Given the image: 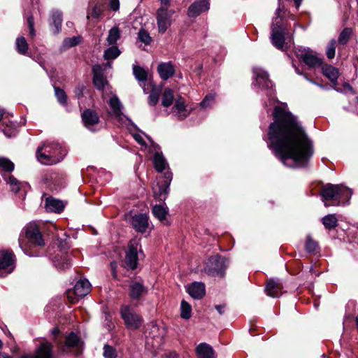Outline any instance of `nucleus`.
<instances>
[{"label": "nucleus", "mask_w": 358, "mask_h": 358, "mask_svg": "<svg viewBox=\"0 0 358 358\" xmlns=\"http://www.w3.org/2000/svg\"><path fill=\"white\" fill-rule=\"evenodd\" d=\"M322 73L332 83L336 84L339 76L338 69L329 64H323L321 66Z\"/></svg>", "instance_id": "nucleus-27"}, {"label": "nucleus", "mask_w": 358, "mask_h": 358, "mask_svg": "<svg viewBox=\"0 0 358 358\" xmlns=\"http://www.w3.org/2000/svg\"><path fill=\"white\" fill-rule=\"evenodd\" d=\"M292 66H293V67H294V69H295V72H296L298 75H300V76H303V75H304V74H303V73L299 70V69L298 67H296V66H295V64H292Z\"/></svg>", "instance_id": "nucleus-63"}, {"label": "nucleus", "mask_w": 358, "mask_h": 358, "mask_svg": "<svg viewBox=\"0 0 358 358\" xmlns=\"http://www.w3.org/2000/svg\"><path fill=\"white\" fill-rule=\"evenodd\" d=\"M322 224L327 229H334L338 225V219L335 214H329L322 219Z\"/></svg>", "instance_id": "nucleus-34"}, {"label": "nucleus", "mask_w": 358, "mask_h": 358, "mask_svg": "<svg viewBox=\"0 0 358 358\" xmlns=\"http://www.w3.org/2000/svg\"><path fill=\"white\" fill-rule=\"evenodd\" d=\"M91 284L87 279H80L78 280L73 291H69L67 296L71 303H76L78 298H82L89 294Z\"/></svg>", "instance_id": "nucleus-10"}, {"label": "nucleus", "mask_w": 358, "mask_h": 358, "mask_svg": "<svg viewBox=\"0 0 358 358\" xmlns=\"http://www.w3.org/2000/svg\"><path fill=\"white\" fill-rule=\"evenodd\" d=\"M296 57L303 62L309 68L320 67L323 64V59L318 56V54L314 53L310 49L299 50L296 52Z\"/></svg>", "instance_id": "nucleus-9"}, {"label": "nucleus", "mask_w": 358, "mask_h": 358, "mask_svg": "<svg viewBox=\"0 0 358 358\" xmlns=\"http://www.w3.org/2000/svg\"><path fill=\"white\" fill-rule=\"evenodd\" d=\"M157 71L162 79L166 80L175 73V69L171 62L161 63L157 66Z\"/></svg>", "instance_id": "nucleus-26"}, {"label": "nucleus", "mask_w": 358, "mask_h": 358, "mask_svg": "<svg viewBox=\"0 0 358 358\" xmlns=\"http://www.w3.org/2000/svg\"><path fill=\"white\" fill-rule=\"evenodd\" d=\"M173 92L169 89L166 88L164 90L162 94V104L164 107H169L173 101Z\"/></svg>", "instance_id": "nucleus-36"}, {"label": "nucleus", "mask_w": 358, "mask_h": 358, "mask_svg": "<svg viewBox=\"0 0 358 358\" xmlns=\"http://www.w3.org/2000/svg\"><path fill=\"white\" fill-rule=\"evenodd\" d=\"M6 182L10 185V189L14 193H17L22 187V183L13 176L5 178Z\"/></svg>", "instance_id": "nucleus-41"}, {"label": "nucleus", "mask_w": 358, "mask_h": 358, "mask_svg": "<svg viewBox=\"0 0 358 358\" xmlns=\"http://www.w3.org/2000/svg\"><path fill=\"white\" fill-rule=\"evenodd\" d=\"M352 192L350 189L344 187L343 185H340V191H339V206L340 205H347L349 203V201L352 196Z\"/></svg>", "instance_id": "nucleus-32"}, {"label": "nucleus", "mask_w": 358, "mask_h": 358, "mask_svg": "<svg viewBox=\"0 0 358 358\" xmlns=\"http://www.w3.org/2000/svg\"><path fill=\"white\" fill-rule=\"evenodd\" d=\"M82 120L85 126L91 131H94V126L99 122L97 113L91 109L84 110L82 113Z\"/></svg>", "instance_id": "nucleus-18"}, {"label": "nucleus", "mask_w": 358, "mask_h": 358, "mask_svg": "<svg viewBox=\"0 0 358 358\" xmlns=\"http://www.w3.org/2000/svg\"><path fill=\"white\" fill-rule=\"evenodd\" d=\"M62 14L59 10L53 11L51 15L50 25L54 34H58L62 29Z\"/></svg>", "instance_id": "nucleus-29"}, {"label": "nucleus", "mask_w": 358, "mask_h": 358, "mask_svg": "<svg viewBox=\"0 0 358 358\" xmlns=\"http://www.w3.org/2000/svg\"><path fill=\"white\" fill-rule=\"evenodd\" d=\"M174 13L173 10H170L166 7L161 6L156 13V20L158 31L164 34L172 24V17Z\"/></svg>", "instance_id": "nucleus-7"}, {"label": "nucleus", "mask_w": 358, "mask_h": 358, "mask_svg": "<svg viewBox=\"0 0 358 358\" xmlns=\"http://www.w3.org/2000/svg\"><path fill=\"white\" fill-rule=\"evenodd\" d=\"M228 266V261L219 255L210 257L206 262L204 271L209 275L223 276L224 271Z\"/></svg>", "instance_id": "nucleus-4"}, {"label": "nucleus", "mask_w": 358, "mask_h": 358, "mask_svg": "<svg viewBox=\"0 0 358 358\" xmlns=\"http://www.w3.org/2000/svg\"><path fill=\"white\" fill-rule=\"evenodd\" d=\"M280 12H281V8H280V6H279V7H278V8L276 9V10H275V19H274V20H273V22H275L276 20L278 19V21H280V24H282V19L280 17Z\"/></svg>", "instance_id": "nucleus-59"}, {"label": "nucleus", "mask_w": 358, "mask_h": 358, "mask_svg": "<svg viewBox=\"0 0 358 358\" xmlns=\"http://www.w3.org/2000/svg\"><path fill=\"white\" fill-rule=\"evenodd\" d=\"M120 37V31L117 27H114L109 30L106 41L109 45H114Z\"/></svg>", "instance_id": "nucleus-38"}, {"label": "nucleus", "mask_w": 358, "mask_h": 358, "mask_svg": "<svg viewBox=\"0 0 358 358\" xmlns=\"http://www.w3.org/2000/svg\"><path fill=\"white\" fill-rule=\"evenodd\" d=\"M149 89H150V93L148 96V103L150 106H155L159 101L162 89L160 87H157L152 81H148L143 87L144 93H148Z\"/></svg>", "instance_id": "nucleus-17"}, {"label": "nucleus", "mask_w": 358, "mask_h": 358, "mask_svg": "<svg viewBox=\"0 0 358 358\" xmlns=\"http://www.w3.org/2000/svg\"><path fill=\"white\" fill-rule=\"evenodd\" d=\"M110 7L115 11L117 10L120 8L119 0H110Z\"/></svg>", "instance_id": "nucleus-58"}, {"label": "nucleus", "mask_w": 358, "mask_h": 358, "mask_svg": "<svg viewBox=\"0 0 358 358\" xmlns=\"http://www.w3.org/2000/svg\"><path fill=\"white\" fill-rule=\"evenodd\" d=\"M215 100V94H209L205 96L203 101L201 102L200 106L203 108H206L213 105Z\"/></svg>", "instance_id": "nucleus-52"}, {"label": "nucleus", "mask_w": 358, "mask_h": 358, "mask_svg": "<svg viewBox=\"0 0 358 358\" xmlns=\"http://www.w3.org/2000/svg\"><path fill=\"white\" fill-rule=\"evenodd\" d=\"M133 137L139 144H141L143 146L147 147V144L144 141L143 136L141 134H134Z\"/></svg>", "instance_id": "nucleus-55"}, {"label": "nucleus", "mask_w": 358, "mask_h": 358, "mask_svg": "<svg viewBox=\"0 0 358 358\" xmlns=\"http://www.w3.org/2000/svg\"><path fill=\"white\" fill-rule=\"evenodd\" d=\"M174 108L176 110V115L179 120L186 118L189 112L186 109L185 101L182 97H179L176 100Z\"/></svg>", "instance_id": "nucleus-31"}, {"label": "nucleus", "mask_w": 358, "mask_h": 358, "mask_svg": "<svg viewBox=\"0 0 358 358\" xmlns=\"http://www.w3.org/2000/svg\"><path fill=\"white\" fill-rule=\"evenodd\" d=\"M103 355L104 358H116L117 352L114 348L109 345H105L103 347Z\"/></svg>", "instance_id": "nucleus-50"}, {"label": "nucleus", "mask_w": 358, "mask_h": 358, "mask_svg": "<svg viewBox=\"0 0 358 358\" xmlns=\"http://www.w3.org/2000/svg\"><path fill=\"white\" fill-rule=\"evenodd\" d=\"M154 196L160 201L165 200L169 193V188L166 187V185L162 183V185L157 184L153 186Z\"/></svg>", "instance_id": "nucleus-33"}, {"label": "nucleus", "mask_w": 358, "mask_h": 358, "mask_svg": "<svg viewBox=\"0 0 358 358\" xmlns=\"http://www.w3.org/2000/svg\"><path fill=\"white\" fill-rule=\"evenodd\" d=\"M133 73L137 80L139 82L146 81L148 79V73L142 67L139 66H133Z\"/></svg>", "instance_id": "nucleus-35"}, {"label": "nucleus", "mask_w": 358, "mask_h": 358, "mask_svg": "<svg viewBox=\"0 0 358 358\" xmlns=\"http://www.w3.org/2000/svg\"><path fill=\"white\" fill-rule=\"evenodd\" d=\"M138 39L145 45L150 44L152 38L150 34L145 29H141L138 34Z\"/></svg>", "instance_id": "nucleus-49"}, {"label": "nucleus", "mask_w": 358, "mask_h": 358, "mask_svg": "<svg viewBox=\"0 0 358 358\" xmlns=\"http://www.w3.org/2000/svg\"><path fill=\"white\" fill-rule=\"evenodd\" d=\"M66 155L65 150L57 143L45 142L36 150L38 161L44 165H52L61 162Z\"/></svg>", "instance_id": "nucleus-2"}, {"label": "nucleus", "mask_w": 358, "mask_h": 358, "mask_svg": "<svg viewBox=\"0 0 358 358\" xmlns=\"http://www.w3.org/2000/svg\"><path fill=\"white\" fill-rule=\"evenodd\" d=\"M147 292V289L141 282H133L130 285L129 296L133 300H138Z\"/></svg>", "instance_id": "nucleus-24"}, {"label": "nucleus", "mask_w": 358, "mask_h": 358, "mask_svg": "<svg viewBox=\"0 0 358 358\" xmlns=\"http://www.w3.org/2000/svg\"><path fill=\"white\" fill-rule=\"evenodd\" d=\"M70 266V262L66 259V258L64 260V262L62 263H57L56 266L59 268V269H66Z\"/></svg>", "instance_id": "nucleus-57"}, {"label": "nucleus", "mask_w": 358, "mask_h": 358, "mask_svg": "<svg viewBox=\"0 0 358 358\" xmlns=\"http://www.w3.org/2000/svg\"><path fill=\"white\" fill-rule=\"evenodd\" d=\"M93 83L98 90H103L108 85V82L103 77V70L100 65H94L92 67Z\"/></svg>", "instance_id": "nucleus-19"}, {"label": "nucleus", "mask_w": 358, "mask_h": 358, "mask_svg": "<svg viewBox=\"0 0 358 358\" xmlns=\"http://www.w3.org/2000/svg\"><path fill=\"white\" fill-rule=\"evenodd\" d=\"M196 355L198 358H213L214 357V350L213 348L206 343H200L196 348Z\"/></svg>", "instance_id": "nucleus-28"}, {"label": "nucleus", "mask_w": 358, "mask_h": 358, "mask_svg": "<svg viewBox=\"0 0 358 358\" xmlns=\"http://www.w3.org/2000/svg\"><path fill=\"white\" fill-rule=\"evenodd\" d=\"M286 34L285 27L280 21L276 20L275 22L271 24V39L272 44L278 49L285 50V36Z\"/></svg>", "instance_id": "nucleus-8"}, {"label": "nucleus", "mask_w": 358, "mask_h": 358, "mask_svg": "<svg viewBox=\"0 0 358 358\" xmlns=\"http://www.w3.org/2000/svg\"><path fill=\"white\" fill-rule=\"evenodd\" d=\"M224 308H225L224 305H217V306H215V309L217 310V312L220 315H222L224 313Z\"/></svg>", "instance_id": "nucleus-60"}, {"label": "nucleus", "mask_w": 358, "mask_h": 358, "mask_svg": "<svg viewBox=\"0 0 358 358\" xmlns=\"http://www.w3.org/2000/svg\"><path fill=\"white\" fill-rule=\"evenodd\" d=\"M66 344L69 347L79 348L80 345V341L76 334L71 332L66 339Z\"/></svg>", "instance_id": "nucleus-44"}, {"label": "nucleus", "mask_w": 358, "mask_h": 358, "mask_svg": "<svg viewBox=\"0 0 358 358\" xmlns=\"http://www.w3.org/2000/svg\"><path fill=\"white\" fill-rule=\"evenodd\" d=\"M273 118L268 128V146L285 166L298 168L306 165L313 154V144L296 117L276 106Z\"/></svg>", "instance_id": "nucleus-1"}, {"label": "nucleus", "mask_w": 358, "mask_h": 358, "mask_svg": "<svg viewBox=\"0 0 358 358\" xmlns=\"http://www.w3.org/2000/svg\"><path fill=\"white\" fill-rule=\"evenodd\" d=\"M24 239L34 245L42 246L44 245L42 234L35 222H30L23 228L19 237V245L22 249L24 247Z\"/></svg>", "instance_id": "nucleus-3"}, {"label": "nucleus", "mask_w": 358, "mask_h": 358, "mask_svg": "<svg viewBox=\"0 0 358 358\" xmlns=\"http://www.w3.org/2000/svg\"><path fill=\"white\" fill-rule=\"evenodd\" d=\"M2 131L5 136H6L8 138L14 137L16 136L17 133V127L16 125L13 122H9L6 124V122H3V124Z\"/></svg>", "instance_id": "nucleus-39"}, {"label": "nucleus", "mask_w": 358, "mask_h": 358, "mask_svg": "<svg viewBox=\"0 0 358 358\" xmlns=\"http://www.w3.org/2000/svg\"><path fill=\"white\" fill-rule=\"evenodd\" d=\"M336 41L335 39H332L330 41V42L328 43L327 47V57L329 59H333L335 57L336 54Z\"/></svg>", "instance_id": "nucleus-48"}, {"label": "nucleus", "mask_w": 358, "mask_h": 358, "mask_svg": "<svg viewBox=\"0 0 358 358\" xmlns=\"http://www.w3.org/2000/svg\"><path fill=\"white\" fill-rule=\"evenodd\" d=\"M210 8L209 0H197L188 8L187 15L190 17H195L201 13L208 10Z\"/></svg>", "instance_id": "nucleus-16"}, {"label": "nucleus", "mask_w": 358, "mask_h": 358, "mask_svg": "<svg viewBox=\"0 0 358 358\" xmlns=\"http://www.w3.org/2000/svg\"><path fill=\"white\" fill-rule=\"evenodd\" d=\"M282 285L278 280H270L265 288L266 294L273 298H278L282 294Z\"/></svg>", "instance_id": "nucleus-23"}, {"label": "nucleus", "mask_w": 358, "mask_h": 358, "mask_svg": "<svg viewBox=\"0 0 358 358\" xmlns=\"http://www.w3.org/2000/svg\"><path fill=\"white\" fill-rule=\"evenodd\" d=\"M83 87H78L77 89H76L75 90V94L77 96H80L83 95Z\"/></svg>", "instance_id": "nucleus-61"}, {"label": "nucleus", "mask_w": 358, "mask_h": 358, "mask_svg": "<svg viewBox=\"0 0 358 358\" xmlns=\"http://www.w3.org/2000/svg\"><path fill=\"white\" fill-rule=\"evenodd\" d=\"M0 169L6 172H11L14 169V164L8 158H0Z\"/></svg>", "instance_id": "nucleus-45"}, {"label": "nucleus", "mask_w": 358, "mask_h": 358, "mask_svg": "<svg viewBox=\"0 0 358 358\" xmlns=\"http://www.w3.org/2000/svg\"><path fill=\"white\" fill-rule=\"evenodd\" d=\"M81 42L80 36H73L71 38H66L64 40L62 46L64 48H69L76 45L79 44Z\"/></svg>", "instance_id": "nucleus-46"}, {"label": "nucleus", "mask_w": 358, "mask_h": 358, "mask_svg": "<svg viewBox=\"0 0 358 358\" xmlns=\"http://www.w3.org/2000/svg\"><path fill=\"white\" fill-rule=\"evenodd\" d=\"M44 184L52 189H57L61 185V177L56 172L48 171L45 173L41 178Z\"/></svg>", "instance_id": "nucleus-20"}, {"label": "nucleus", "mask_w": 358, "mask_h": 358, "mask_svg": "<svg viewBox=\"0 0 358 358\" xmlns=\"http://www.w3.org/2000/svg\"><path fill=\"white\" fill-rule=\"evenodd\" d=\"M253 73L255 79V83H253L255 85H257L262 89H268L272 87V83L268 79L267 72L262 69L259 67L253 68Z\"/></svg>", "instance_id": "nucleus-15"}, {"label": "nucleus", "mask_w": 358, "mask_h": 358, "mask_svg": "<svg viewBox=\"0 0 358 358\" xmlns=\"http://www.w3.org/2000/svg\"><path fill=\"white\" fill-rule=\"evenodd\" d=\"M149 141L150 146L149 150L150 152H154V166L158 172H162L168 166L167 162L164 157L162 152L160 151V148L156 144L149 136H146Z\"/></svg>", "instance_id": "nucleus-12"}, {"label": "nucleus", "mask_w": 358, "mask_h": 358, "mask_svg": "<svg viewBox=\"0 0 358 358\" xmlns=\"http://www.w3.org/2000/svg\"><path fill=\"white\" fill-rule=\"evenodd\" d=\"M317 245L311 238L308 237L306 242V250L308 252H315L317 249Z\"/></svg>", "instance_id": "nucleus-53"}, {"label": "nucleus", "mask_w": 358, "mask_h": 358, "mask_svg": "<svg viewBox=\"0 0 358 358\" xmlns=\"http://www.w3.org/2000/svg\"><path fill=\"white\" fill-rule=\"evenodd\" d=\"M55 96L58 100V101L62 104V105H65L66 103V92L59 88V87H55Z\"/></svg>", "instance_id": "nucleus-51"}, {"label": "nucleus", "mask_w": 358, "mask_h": 358, "mask_svg": "<svg viewBox=\"0 0 358 358\" xmlns=\"http://www.w3.org/2000/svg\"><path fill=\"white\" fill-rule=\"evenodd\" d=\"M52 345L49 342L41 343L38 348L36 355L32 358H52Z\"/></svg>", "instance_id": "nucleus-30"}, {"label": "nucleus", "mask_w": 358, "mask_h": 358, "mask_svg": "<svg viewBox=\"0 0 358 358\" xmlns=\"http://www.w3.org/2000/svg\"><path fill=\"white\" fill-rule=\"evenodd\" d=\"M120 314L127 329H137L143 322L141 317L128 306H122Z\"/></svg>", "instance_id": "nucleus-6"}, {"label": "nucleus", "mask_w": 358, "mask_h": 358, "mask_svg": "<svg viewBox=\"0 0 358 358\" xmlns=\"http://www.w3.org/2000/svg\"><path fill=\"white\" fill-rule=\"evenodd\" d=\"M131 224L137 231L144 233L148 227V216L146 214L135 215L132 217Z\"/></svg>", "instance_id": "nucleus-21"}, {"label": "nucleus", "mask_w": 358, "mask_h": 358, "mask_svg": "<svg viewBox=\"0 0 358 358\" xmlns=\"http://www.w3.org/2000/svg\"><path fill=\"white\" fill-rule=\"evenodd\" d=\"M192 308L190 305L185 301L181 302V317L183 319H189L191 317Z\"/></svg>", "instance_id": "nucleus-47"}, {"label": "nucleus", "mask_w": 358, "mask_h": 358, "mask_svg": "<svg viewBox=\"0 0 358 358\" xmlns=\"http://www.w3.org/2000/svg\"><path fill=\"white\" fill-rule=\"evenodd\" d=\"M172 180V173L170 172H166L164 173V180L163 183L166 185V188H169L170 183Z\"/></svg>", "instance_id": "nucleus-56"}, {"label": "nucleus", "mask_w": 358, "mask_h": 358, "mask_svg": "<svg viewBox=\"0 0 358 358\" xmlns=\"http://www.w3.org/2000/svg\"><path fill=\"white\" fill-rule=\"evenodd\" d=\"M110 108L108 110V114L115 118L120 124L124 122L126 117L122 112V105L116 96H113L108 101Z\"/></svg>", "instance_id": "nucleus-14"}, {"label": "nucleus", "mask_w": 358, "mask_h": 358, "mask_svg": "<svg viewBox=\"0 0 358 358\" xmlns=\"http://www.w3.org/2000/svg\"><path fill=\"white\" fill-rule=\"evenodd\" d=\"M153 215L159 220L166 219L167 210L160 205H156L152 208Z\"/></svg>", "instance_id": "nucleus-43"}, {"label": "nucleus", "mask_w": 358, "mask_h": 358, "mask_svg": "<svg viewBox=\"0 0 358 358\" xmlns=\"http://www.w3.org/2000/svg\"><path fill=\"white\" fill-rule=\"evenodd\" d=\"M352 34V29L351 28H345L340 34L338 41L341 45H345L348 43L350 38Z\"/></svg>", "instance_id": "nucleus-42"}, {"label": "nucleus", "mask_w": 358, "mask_h": 358, "mask_svg": "<svg viewBox=\"0 0 358 358\" xmlns=\"http://www.w3.org/2000/svg\"><path fill=\"white\" fill-rule=\"evenodd\" d=\"M27 24L29 29V35L31 37H34L36 35L35 29H34V22L33 16H29L27 18Z\"/></svg>", "instance_id": "nucleus-54"}, {"label": "nucleus", "mask_w": 358, "mask_h": 358, "mask_svg": "<svg viewBox=\"0 0 358 358\" xmlns=\"http://www.w3.org/2000/svg\"><path fill=\"white\" fill-rule=\"evenodd\" d=\"M120 53L121 52L119 48L117 46L112 45L111 47L105 50L103 57L106 60L115 59L120 55Z\"/></svg>", "instance_id": "nucleus-37"}, {"label": "nucleus", "mask_w": 358, "mask_h": 358, "mask_svg": "<svg viewBox=\"0 0 358 358\" xmlns=\"http://www.w3.org/2000/svg\"><path fill=\"white\" fill-rule=\"evenodd\" d=\"M340 185L327 184L322 188L320 195L325 207L339 206Z\"/></svg>", "instance_id": "nucleus-5"}, {"label": "nucleus", "mask_w": 358, "mask_h": 358, "mask_svg": "<svg viewBox=\"0 0 358 358\" xmlns=\"http://www.w3.org/2000/svg\"><path fill=\"white\" fill-rule=\"evenodd\" d=\"M65 204L61 200L48 197L45 199V208L47 211L59 213L64 208Z\"/></svg>", "instance_id": "nucleus-25"}, {"label": "nucleus", "mask_w": 358, "mask_h": 358, "mask_svg": "<svg viewBox=\"0 0 358 358\" xmlns=\"http://www.w3.org/2000/svg\"><path fill=\"white\" fill-rule=\"evenodd\" d=\"M111 266H112V269H113V276L115 277V267L117 266V263L113 262L111 263Z\"/></svg>", "instance_id": "nucleus-64"}, {"label": "nucleus", "mask_w": 358, "mask_h": 358, "mask_svg": "<svg viewBox=\"0 0 358 358\" xmlns=\"http://www.w3.org/2000/svg\"><path fill=\"white\" fill-rule=\"evenodd\" d=\"M17 51L21 55H25L28 51V43L23 36L18 37L16 39Z\"/></svg>", "instance_id": "nucleus-40"}, {"label": "nucleus", "mask_w": 358, "mask_h": 358, "mask_svg": "<svg viewBox=\"0 0 358 358\" xmlns=\"http://www.w3.org/2000/svg\"><path fill=\"white\" fill-rule=\"evenodd\" d=\"M139 240L132 239L128 244V250L126 252L125 264L131 269H134L137 266L138 260Z\"/></svg>", "instance_id": "nucleus-11"}, {"label": "nucleus", "mask_w": 358, "mask_h": 358, "mask_svg": "<svg viewBox=\"0 0 358 358\" xmlns=\"http://www.w3.org/2000/svg\"><path fill=\"white\" fill-rule=\"evenodd\" d=\"M187 292L192 298L199 299L205 295V285L202 282H194L188 285Z\"/></svg>", "instance_id": "nucleus-22"}, {"label": "nucleus", "mask_w": 358, "mask_h": 358, "mask_svg": "<svg viewBox=\"0 0 358 358\" xmlns=\"http://www.w3.org/2000/svg\"><path fill=\"white\" fill-rule=\"evenodd\" d=\"M161 1V6L166 7L169 8V4H170V0H160Z\"/></svg>", "instance_id": "nucleus-62"}, {"label": "nucleus", "mask_w": 358, "mask_h": 358, "mask_svg": "<svg viewBox=\"0 0 358 358\" xmlns=\"http://www.w3.org/2000/svg\"><path fill=\"white\" fill-rule=\"evenodd\" d=\"M15 255L10 250H0V271L10 273L15 268Z\"/></svg>", "instance_id": "nucleus-13"}]
</instances>
